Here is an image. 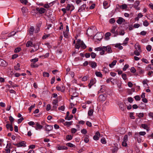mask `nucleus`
<instances>
[{
    "mask_svg": "<svg viewBox=\"0 0 153 153\" xmlns=\"http://www.w3.org/2000/svg\"><path fill=\"white\" fill-rule=\"evenodd\" d=\"M117 27L116 25L112 27V29L111 30L110 32L113 34H114V36L116 37L119 35L118 32L117 30L115 31Z\"/></svg>",
    "mask_w": 153,
    "mask_h": 153,
    "instance_id": "f257e3e1",
    "label": "nucleus"
},
{
    "mask_svg": "<svg viewBox=\"0 0 153 153\" xmlns=\"http://www.w3.org/2000/svg\"><path fill=\"white\" fill-rule=\"evenodd\" d=\"M26 143L24 141H22L20 143L17 144H13L16 146L17 147H25L26 146Z\"/></svg>",
    "mask_w": 153,
    "mask_h": 153,
    "instance_id": "f03ea898",
    "label": "nucleus"
},
{
    "mask_svg": "<svg viewBox=\"0 0 153 153\" xmlns=\"http://www.w3.org/2000/svg\"><path fill=\"white\" fill-rule=\"evenodd\" d=\"M140 2L138 0L136 1L133 5V7L137 10H140V8L138 6L140 4Z\"/></svg>",
    "mask_w": 153,
    "mask_h": 153,
    "instance_id": "7ed1b4c3",
    "label": "nucleus"
},
{
    "mask_svg": "<svg viewBox=\"0 0 153 153\" xmlns=\"http://www.w3.org/2000/svg\"><path fill=\"white\" fill-rule=\"evenodd\" d=\"M36 11H38V13L40 14H42L45 13L46 10L45 8L42 7L40 8L39 7H37L36 8Z\"/></svg>",
    "mask_w": 153,
    "mask_h": 153,
    "instance_id": "20e7f679",
    "label": "nucleus"
},
{
    "mask_svg": "<svg viewBox=\"0 0 153 153\" xmlns=\"http://www.w3.org/2000/svg\"><path fill=\"white\" fill-rule=\"evenodd\" d=\"M104 50L106 51L108 53H111L112 52V51L111 49V48L109 46H107L106 47L103 46Z\"/></svg>",
    "mask_w": 153,
    "mask_h": 153,
    "instance_id": "39448f33",
    "label": "nucleus"
},
{
    "mask_svg": "<svg viewBox=\"0 0 153 153\" xmlns=\"http://www.w3.org/2000/svg\"><path fill=\"white\" fill-rule=\"evenodd\" d=\"M56 88L57 91L62 92H64L65 91V87L63 85H62L61 87L57 86L56 87Z\"/></svg>",
    "mask_w": 153,
    "mask_h": 153,
    "instance_id": "423d86ee",
    "label": "nucleus"
},
{
    "mask_svg": "<svg viewBox=\"0 0 153 153\" xmlns=\"http://www.w3.org/2000/svg\"><path fill=\"white\" fill-rule=\"evenodd\" d=\"M89 65L91 67L93 68H95L97 66V63L94 61H90L89 62Z\"/></svg>",
    "mask_w": 153,
    "mask_h": 153,
    "instance_id": "0eeeda50",
    "label": "nucleus"
},
{
    "mask_svg": "<svg viewBox=\"0 0 153 153\" xmlns=\"http://www.w3.org/2000/svg\"><path fill=\"white\" fill-rule=\"evenodd\" d=\"M26 46L27 47H35V45L33 44L31 41H29L27 42L26 43Z\"/></svg>",
    "mask_w": 153,
    "mask_h": 153,
    "instance_id": "6e6552de",
    "label": "nucleus"
},
{
    "mask_svg": "<svg viewBox=\"0 0 153 153\" xmlns=\"http://www.w3.org/2000/svg\"><path fill=\"white\" fill-rule=\"evenodd\" d=\"M81 41L80 39H77L76 43L75 45V47L76 48L79 49L80 47V44L81 45Z\"/></svg>",
    "mask_w": 153,
    "mask_h": 153,
    "instance_id": "1a4fd4ad",
    "label": "nucleus"
},
{
    "mask_svg": "<svg viewBox=\"0 0 153 153\" xmlns=\"http://www.w3.org/2000/svg\"><path fill=\"white\" fill-rule=\"evenodd\" d=\"M125 22V19L122 17H119L118 19L117 20V22L119 24H121L122 23L124 22Z\"/></svg>",
    "mask_w": 153,
    "mask_h": 153,
    "instance_id": "9d476101",
    "label": "nucleus"
},
{
    "mask_svg": "<svg viewBox=\"0 0 153 153\" xmlns=\"http://www.w3.org/2000/svg\"><path fill=\"white\" fill-rule=\"evenodd\" d=\"M86 4H83L80 7L78 10L79 12H81L85 10V8L86 7Z\"/></svg>",
    "mask_w": 153,
    "mask_h": 153,
    "instance_id": "9b49d317",
    "label": "nucleus"
},
{
    "mask_svg": "<svg viewBox=\"0 0 153 153\" xmlns=\"http://www.w3.org/2000/svg\"><path fill=\"white\" fill-rule=\"evenodd\" d=\"M100 135V134L98 131L97 132L95 135L94 136L93 139L94 140H97L99 139V137Z\"/></svg>",
    "mask_w": 153,
    "mask_h": 153,
    "instance_id": "f8f14e48",
    "label": "nucleus"
},
{
    "mask_svg": "<svg viewBox=\"0 0 153 153\" xmlns=\"http://www.w3.org/2000/svg\"><path fill=\"white\" fill-rule=\"evenodd\" d=\"M96 83V79H92L91 80L90 83L88 85L89 88H91L92 85Z\"/></svg>",
    "mask_w": 153,
    "mask_h": 153,
    "instance_id": "ddd939ff",
    "label": "nucleus"
},
{
    "mask_svg": "<svg viewBox=\"0 0 153 153\" xmlns=\"http://www.w3.org/2000/svg\"><path fill=\"white\" fill-rule=\"evenodd\" d=\"M36 126L35 128L36 130H40L42 128L43 126L40 125L38 123H36Z\"/></svg>",
    "mask_w": 153,
    "mask_h": 153,
    "instance_id": "4468645a",
    "label": "nucleus"
},
{
    "mask_svg": "<svg viewBox=\"0 0 153 153\" xmlns=\"http://www.w3.org/2000/svg\"><path fill=\"white\" fill-rule=\"evenodd\" d=\"M53 128V126L47 125L45 126V130L47 131H51Z\"/></svg>",
    "mask_w": 153,
    "mask_h": 153,
    "instance_id": "2eb2a0df",
    "label": "nucleus"
},
{
    "mask_svg": "<svg viewBox=\"0 0 153 153\" xmlns=\"http://www.w3.org/2000/svg\"><path fill=\"white\" fill-rule=\"evenodd\" d=\"M135 48L136 50H138L139 51L141 52L140 45L138 43H136L134 45Z\"/></svg>",
    "mask_w": 153,
    "mask_h": 153,
    "instance_id": "dca6fc26",
    "label": "nucleus"
},
{
    "mask_svg": "<svg viewBox=\"0 0 153 153\" xmlns=\"http://www.w3.org/2000/svg\"><path fill=\"white\" fill-rule=\"evenodd\" d=\"M6 127L7 129L10 128V130L11 131H12L13 130V128L12 124H7L6 125Z\"/></svg>",
    "mask_w": 153,
    "mask_h": 153,
    "instance_id": "f3484780",
    "label": "nucleus"
},
{
    "mask_svg": "<svg viewBox=\"0 0 153 153\" xmlns=\"http://www.w3.org/2000/svg\"><path fill=\"white\" fill-rule=\"evenodd\" d=\"M34 31V28L33 26L31 27L29 29V34L30 35H33V32Z\"/></svg>",
    "mask_w": 153,
    "mask_h": 153,
    "instance_id": "a211bd4d",
    "label": "nucleus"
},
{
    "mask_svg": "<svg viewBox=\"0 0 153 153\" xmlns=\"http://www.w3.org/2000/svg\"><path fill=\"white\" fill-rule=\"evenodd\" d=\"M41 26V24H39L37 25L36 28L35 30V32L36 33H38L40 30V27Z\"/></svg>",
    "mask_w": 153,
    "mask_h": 153,
    "instance_id": "6ab92c4d",
    "label": "nucleus"
},
{
    "mask_svg": "<svg viewBox=\"0 0 153 153\" xmlns=\"http://www.w3.org/2000/svg\"><path fill=\"white\" fill-rule=\"evenodd\" d=\"M68 149L67 147L64 146H59L58 148V149L59 150H67Z\"/></svg>",
    "mask_w": 153,
    "mask_h": 153,
    "instance_id": "aec40b11",
    "label": "nucleus"
},
{
    "mask_svg": "<svg viewBox=\"0 0 153 153\" xmlns=\"http://www.w3.org/2000/svg\"><path fill=\"white\" fill-rule=\"evenodd\" d=\"M10 146H8V144H7L5 149V151L7 153H10Z\"/></svg>",
    "mask_w": 153,
    "mask_h": 153,
    "instance_id": "412c9836",
    "label": "nucleus"
},
{
    "mask_svg": "<svg viewBox=\"0 0 153 153\" xmlns=\"http://www.w3.org/2000/svg\"><path fill=\"white\" fill-rule=\"evenodd\" d=\"M117 62V61L116 60H114L111 64H109V67L111 68H112L114 65H116Z\"/></svg>",
    "mask_w": 153,
    "mask_h": 153,
    "instance_id": "4be33fe9",
    "label": "nucleus"
},
{
    "mask_svg": "<svg viewBox=\"0 0 153 153\" xmlns=\"http://www.w3.org/2000/svg\"><path fill=\"white\" fill-rule=\"evenodd\" d=\"M146 69L148 70L150 69H153V64H150L146 67Z\"/></svg>",
    "mask_w": 153,
    "mask_h": 153,
    "instance_id": "5701e85b",
    "label": "nucleus"
},
{
    "mask_svg": "<svg viewBox=\"0 0 153 153\" xmlns=\"http://www.w3.org/2000/svg\"><path fill=\"white\" fill-rule=\"evenodd\" d=\"M108 3L107 1H104L103 3V6L105 9H106L109 7V6H108Z\"/></svg>",
    "mask_w": 153,
    "mask_h": 153,
    "instance_id": "b1692460",
    "label": "nucleus"
},
{
    "mask_svg": "<svg viewBox=\"0 0 153 153\" xmlns=\"http://www.w3.org/2000/svg\"><path fill=\"white\" fill-rule=\"evenodd\" d=\"M30 66L32 68H36L38 67L39 65L36 63H32L30 64Z\"/></svg>",
    "mask_w": 153,
    "mask_h": 153,
    "instance_id": "393cba45",
    "label": "nucleus"
},
{
    "mask_svg": "<svg viewBox=\"0 0 153 153\" xmlns=\"http://www.w3.org/2000/svg\"><path fill=\"white\" fill-rule=\"evenodd\" d=\"M73 138V136L70 135H68L66 136V139L67 140L69 141L71 140Z\"/></svg>",
    "mask_w": 153,
    "mask_h": 153,
    "instance_id": "a878e982",
    "label": "nucleus"
},
{
    "mask_svg": "<svg viewBox=\"0 0 153 153\" xmlns=\"http://www.w3.org/2000/svg\"><path fill=\"white\" fill-rule=\"evenodd\" d=\"M20 64L19 63H18L16 65H15L14 67V68L15 70H20Z\"/></svg>",
    "mask_w": 153,
    "mask_h": 153,
    "instance_id": "bb28decb",
    "label": "nucleus"
},
{
    "mask_svg": "<svg viewBox=\"0 0 153 153\" xmlns=\"http://www.w3.org/2000/svg\"><path fill=\"white\" fill-rule=\"evenodd\" d=\"M82 48L83 49H85L86 48V46L84 44L83 41H82L81 42V45L80 47Z\"/></svg>",
    "mask_w": 153,
    "mask_h": 153,
    "instance_id": "cd10ccee",
    "label": "nucleus"
},
{
    "mask_svg": "<svg viewBox=\"0 0 153 153\" xmlns=\"http://www.w3.org/2000/svg\"><path fill=\"white\" fill-rule=\"evenodd\" d=\"M94 112V110L93 109H90L88 112V116H92Z\"/></svg>",
    "mask_w": 153,
    "mask_h": 153,
    "instance_id": "c85d7f7f",
    "label": "nucleus"
},
{
    "mask_svg": "<svg viewBox=\"0 0 153 153\" xmlns=\"http://www.w3.org/2000/svg\"><path fill=\"white\" fill-rule=\"evenodd\" d=\"M95 74L97 76L102 77V74L100 72H95Z\"/></svg>",
    "mask_w": 153,
    "mask_h": 153,
    "instance_id": "c756f323",
    "label": "nucleus"
},
{
    "mask_svg": "<svg viewBox=\"0 0 153 153\" xmlns=\"http://www.w3.org/2000/svg\"><path fill=\"white\" fill-rule=\"evenodd\" d=\"M115 47L116 48H118L120 50H121V49H123V47L122 46H121V45L120 44H116V45H115Z\"/></svg>",
    "mask_w": 153,
    "mask_h": 153,
    "instance_id": "7c9ffc66",
    "label": "nucleus"
},
{
    "mask_svg": "<svg viewBox=\"0 0 153 153\" xmlns=\"http://www.w3.org/2000/svg\"><path fill=\"white\" fill-rule=\"evenodd\" d=\"M22 10L23 14L24 15V13H25L27 12V9L25 7H23L22 9Z\"/></svg>",
    "mask_w": 153,
    "mask_h": 153,
    "instance_id": "2f4dec72",
    "label": "nucleus"
},
{
    "mask_svg": "<svg viewBox=\"0 0 153 153\" xmlns=\"http://www.w3.org/2000/svg\"><path fill=\"white\" fill-rule=\"evenodd\" d=\"M119 7L122 9H126L127 7V6L126 4H124L121 5L119 6Z\"/></svg>",
    "mask_w": 153,
    "mask_h": 153,
    "instance_id": "473e14b6",
    "label": "nucleus"
},
{
    "mask_svg": "<svg viewBox=\"0 0 153 153\" xmlns=\"http://www.w3.org/2000/svg\"><path fill=\"white\" fill-rule=\"evenodd\" d=\"M66 145L70 147H75V146L74 145L71 143H66Z\"/></svg>",
    "mask_w": 153,
    "mask_h": 153,
    "instance_id": "72a5a7b5",
    "label": "nucleus"
},
{
    "mask_svg": "<svg viewBox=\"0 0 153 153\" xmlns=\"http://www.w3.org/2000/svg\"><path fill=\"white\" fill-rule=\"evenodd\" d=\"M103 47H99L96 48L94 49L95 51H101L103 48Z\"/></svg>",
    "mask_w": 153,
    "mask_h": 153,
    "instance_id": "f704fd0d",
    "label": "nucleus"
},
{
    "mask_svg": "<svg viewBox=\"0 0 153 153\" xmlns=\"http://www.w3.org/2000/svg\"><path fill=\"white\" fill-rule=\"evenodd\" d=\"M43 75L44 77H49V74L47 72H44L43 73Z\"/></svg>",
    "mask_w": 153,
    "mask_h": 153,
    "instance_id": "c9c22d12",
    "label": "nucleus"
},
{
    "mask_svg": "<svg viewBox=\"0 0 153 153\" xmlns=\"http://www.w3.org/2000/svg\"><path fill=\"white\" fill-rule=\"evenodd\" d=\"M111 33L110 32H107L105 34V38H108L111 36Z\"/></svg>",
    "mask_w": 153,
    "mask_h": 153,
    "instance_id": "e433bc0d",
    "label": "nucleus"
},
{
    "mask_svg": "<svg viewBox=\"0 0 153 153\" xmlns=\"http://www.w3.org/2000/svg\"><path fill=\"white\" fill-rule=\"evenodd\" d=\"M72 124V122H66L65 123L64 125L65 126H70Z\"/></svg>",
    "mask_w": 153,
    "mask_h": 153,
    "instance_id": "4c0bfd02",
    "label": "nucleus"
},
{
    "mask_svg": "<svg viewBox=\"0 0 153 153\" xmlns=\"http://www.w3.org/2000/svg\"><path fill=\"white\" fill-rule=\"evenodd\" d=\"M140 51H139L138 50H135L134 52V53L135 55L136 56H139L140 55Z\"/></svg>",
    "mask_w": 153,
    "mask_h": 153,
    "instance_id": "58836bf2",
    "label": "nucleus"
},
{
    "mask_svg": "<svg viewBox=\"0 0 153 153\" xmlns=\"http://www.w3.org/2000/svg\"><path fill=\"white\" fill-rule=\"evenodd\" d=\"M38 61V59L37 58H36L33 59H31L30 60V61L31 62L33 63H36V62Z\"/></svg>",
    "mask_w": 153,
    "mask_h": 153,
    "instance_id": "ea45409f",
    "label": "nucleus"
},
{
    "mask_svg": "<svg viewBox=\"0 0 153 153\" xmlns=\"http://www.w3.org/2000/svg\"><path fill=\"white\" fill-rule=\"evenodd\" d=\"M134 98L136 101H139L141 99V98H140V97L139 95L135 96L134 97Z\"/></svg>",
    "mask_w": 153,
    "mask_h": 153,
    "instance_id": "a19ab883",
    "label": "nucleus"
},
{
    "mask_svg": "<svg viewBox=\"0 0 153 153\" xmlns=\"http://www.w3.org/2000/svg\"><path fill=\"white\" fill-rule=\"evenodd\" d=\"M149 23L146 20H145L143 23V25L147 27L149 25Z\"/></svg>",
    "mask_w": 153,
    "mask_h": 153,
    "instance_id": "79ce46f5",
    "label": "nucleus"
},
{
    "mask_svg": "<svg viewBox=\"0 0 153 153\" xmlns=\"http://www.w3.org/2000/svg\"><path fill=\"white\" fill-rule=\"evenodd\" d=\"M152 46L150 45H149L147 46L146 48L147 50L149 51H150L152 49Z\"/></svg>",
    "mask_w": 153,
    "mask_h": 153,
    "instance_id": "37998d69",
    "label": "nucleus"
},
{
    "mask_svg": "<svg viewBox=\"0 0 153 153\" xmlns=\"http://www.w3.org/2000/svg\"><path fill=\"white\" fill-rule=\"evenodd\" d=\"M90 55H91V57L92 58L94 59L95 58L96 54L95 53L92 52L91 53Z\"/></svg>",
    "mask_w": 153,
    "mask_h": 153,
    "instance_id": "c03bdc74",
    "label": "nucleus"
},
{
    "mask_svg": "<svg viewBox=\"0 0 153 153\" xmlns=\"http://www.w3.org/2000/svg\"><path fill=\"white\" fill-rule=\"evenodd\" d=\"M101 142L103 144H105L106 143L105 139L104 138H101Z\"/></svg>",
    "mask_w": 153,
    "mask_h": 153,
    "instance_id": "a18cd8bd",
    "label": "nucleus"
},
{
    "mask_svg": "<svg viewBox=\"0 0 153 153\" xmlns=\"http://www.w3.org/2000/svg\"><path fill=\"white\" fill-rule=\"evenodd\" d=\"M115 22V20L114 18H111L110 19L109 21V23L112 24L114 23Z\"/></svg>",
    "mask_w": 153,
    "mask_h": 153,
    "instance_id": "49530a36",
    "label": "nucleus"
},
{
    "mask_svg": "<svg viewBox=\"0 0 153 153\" xmlns=\"http://www.w3.org/2000/svg\"><path fill=\"white\" fill-rule=\"evenodd\" d=\"M81 132L83 134H85L87 133V131L85 129L83 128L81 130Z\"/></svg>",
    "mask_w": 153,
    "mask_h": 153,
    "instance_id": "de8ad7c7",
    "label": "nucleus"
},
{
    "mask_svg": "<svg viewBox=\"0 0 153 153\" xmlns=\"http://www.w3.org/2000/svg\"><path fill=\"white\" fill-rule=\"evenodd\" d=\"M20 1L22 4H26L28 2L27 0H20Z\"/></svg>",
    "mask_w": 153,
    "mask_h": 153,
    "instance_id": "09e8293b",
    "label": "nucleus"
},
{
    "mask_svg": "<svg viewBox=\"0 0 153 153\" xmlns=\"http://www.w3.org/2000/svg\"><path fill=\"white\" fill-rule=\"evenodd\" d=\"M122 76L124 80H126L127 79L126 75L125 74H122Z\"/></svg>",
    "mask_w": 153,
    "mask_h": 153,
    "instance_id": "8fccbe9b",
    "label": "nucleus"
},
{
    "mask_svg": "<svg viewBox=\"0 0 153 153\" xmlns=\"http://www.w3.org/2000/svg\"><path fill=\"white\" fill-rule=\"evenodd\" d=\"M51 106L49 104H48L47 105L46 110L47 111H49L51 109Z\"/></svg>",
    "mask_w": 153,
    "mask_h": 153,
    "instance_id": "3c124183",
    "label": "nucleus"
},
{
    "mask_svg": "<svg viewBox=\"0 0 153 153\" xmlns=\"http://www.w3.org/2000/svg\"><path fill=\"white\" fill-rule=\"evenodd\" d=\"M9 119L10 122L11 124L13 123V122L14 120V119L11 116L9 117Z\"/></svg>",
    "mask_w": 153,
    "mask_h": 153,
    "instance_id": "603ef678",
    "label": "nucleus"
},
{
    "mask_svg": "<svg viewBox=\"0 0 153 153\" xmlns=\"http://www.w3.org/2000/svg\"><path fill=\"white\" fill-rule=\"evenodd\" d=\"M128 138L127 135H125L123 138V141L125 142H127L128 140Z\"/></svg>",
    "mask_w": 153,
    "mask_h": 153,
    "instance_id": "864d4df0",
    "label": "nucleus"
},
{
    "mask_svg": "<svg viewBox=\"0 0 153 153\" xmlns=\"http://www.w3.org/2000/svg\"><path fill=\"white\" fill-rule=\"evenodd\" d=\"M138 70L140 74H142L144 72V71L142 69V68L140 67H138Z\"/></svg>",
    "mask_w": 153,
    "mask_h": 153,
    "instance_id": "5fc2aeb1",
    "label": "nucleus"
},
{
    "mask_svg": "<svg viewBox=\"0 0 153 153\" xmlns=\"http://www.w3.org/2000/svg\"><path fill=\"white\" fill-rule=\"evenodd\" d=\"M16 33V32L14 31L11 32L9 34L8 36L10 37L12 36H14Z\"/></svg>",
    "mask_w": 153,
    "mask_h": 153,
    "instance_id": "6e6d98bb",
    "label": "nucleus"
},
{
    "mask_svg": "<svg viewBox=\"0 0 153 153\" xmlns=\"http://www.w3.org/2000/svg\"><path fill=\"white\" fill-rule=\"evenodd\" d=\"M139 137H140V134H139V133H138V132H136L134 134V137L135 138H138Z\"/></svg>",
    "mask_w": 153,
    "mask_h": 153,
    "instance_id": "4d7b16f0",
    "label": "nucleus"
},
{
    "mask_svg": "<svg viewBox=\"0 0 153 153\" xmlns=\"http://www.w3.org/2000/svg\"><path fill=\"white\" fill-rule=\"evenodd\" d=\"M142 127L145 129H146L148 128V126L146 124H142L141 125Z\"/></svg>",
    "mask_w": 153,
    "mask_h": 153,
    "instance_id": "13d9d810",
    "label": "nucleus"
},
{
    "mask_svg": "<svg viewBox=\"0 0 153 153\" xmlns=\"http://www.w3.org/2000/svg\"><path fill=\"white\" fill-rule=\"evenodd\" d=\"M128 65H125L123 68V71H125L128 68Z\"/></svg>",
    "mask_w": 153,
    "mask_h": 153,
    "instance_id": "bf43d9fd",
    "label": "nucleus"
},
{
    "mask_svg": "<svg viewBox=\"0 0 153 153\" xmlns=\"http://www.w3.org/2000/svg\"><path fill=\"white\" fill-rule=\"evenodd\" d=\"M141 60L143 62L146 63H149V62L147 59L144 58H143L141 59Z\"/></svg>",
    "mask_w": 153,
    "mask_h": 153,
    "instance_id": "052dcab7",
    "label": "nucleus"
},
{
    "mask_svg": "<svg viewBox=\"0 0 153 153\" xmlns=\"http://www.w3.org/2000/svg\"><path fill=\"white\" fill-rule=\"evenodd\" d=\"M21 48H16L14 50V52L15 53H18L20 51Z\"/></svg>",
    "mask_w": 153,
    "mask_h": 153,
    "instance_id": "680f3d73",
    "label": "nucleus"
},
{
    "mask_svg": "<svg viewBox=\"0 0 153 153\" xmlns=\"http://www.w3.org/2000/svg\"><path fill=\"white\" fill-rule=\"evenodd\" d=\"M51 4V3H50L49 4H45L44 6V7L46 8H49L50 7L49 5H50Z\"/></svg>",
    "mask_w": 153,
    "mask_h": 153,
    "instance_id": "e2e57ef3",
    "label": "nucleus"
},
{
    "mask_svg": "<svg viewBox=\"0 0 153 153\" xmlns=\"http://www.w3.org/2000/svg\"><path fill=\"white\" fill-rule=\"evenodd\" d=\"M136 70L133 67H131V71L133 73H135L136 72Z\"/></svg>",
    "mask_w": 153,
    "mask_h": 153,
    "instance_id": "0e129e2a",
    "label": "nucleus"
},
{
    "mask_svg": "<svg viewBox=\"0 0 153 153\" xmlns=\"http://www.w3.org/2000/svg\"><path fill=\"white\" fill-rule=\"evenodd\" d=\"M128 101L130 103H131L133 101V99L131 97H129L128 98Z\"/></svg>",
    "mask_w": 153,
    "mask_h": 153,
    "instance_id": "69168bd1",
    "label": "nucleus"
},
{
    "mask_svg": "<svg viewBox=\"0 0 153 153\" xmlns=\"http://www.w3.org/2000/svg\"><path fill=\"white\" fill-rule=\"evenodd\" d=\"M103 48L102 50V51H102L100 52V54L102 55H103L105 54V50L104 49V48L103 46Z\"/></svg>",
    "mask_w": 153,
    "mask_h": 153,
    "instance_id": "338daca9",
    "label": "nucleus"
},
{
    "mask_svg": "<svg viewBox=\"0 0 153 153\" xmlns=\"http://www.w3.org/2000/svg\"><path fill=\"white\" fill-rule=\"evenodd\" d=\"M65 108V106H64L62 105L58 109L59 110H61L62 111H64V110Z\"/></svg>",
    "mask_w": 153,
    "mask_h": 153,
    "instance_id": "774afa93",
    "label": "nucleus"
}]
</instances>
